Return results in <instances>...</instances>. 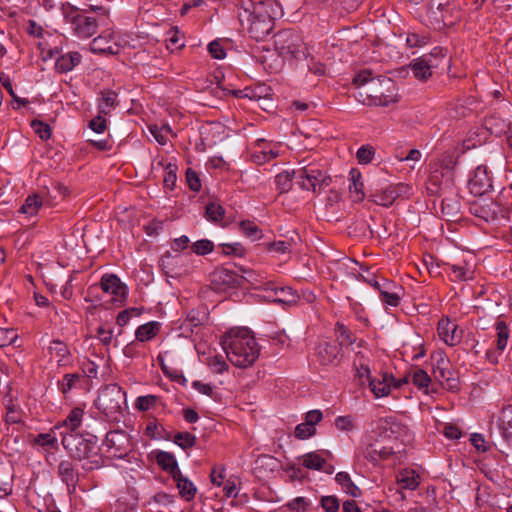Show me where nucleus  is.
Returning <instances> with one entry per match:
<instances>
[{"label": "nucleus", "mask_w": 512, "mask_h": 512, "mask_svg": "<svg viewBox=\"0 0 512 512\" xmlns=\"http://www.w3.org/2000/svg\"><path fill=\"white\" fill-rule=\"evenodd\" d=\"M238 18L251 38L262 41L273 31L275 20L282 15L277 0H240Z\"/></svg>", "instance_id": "nucleus-1"}, {"label": "nucleus", "mask_w": 512, "mask_h": 512, "mask_svg": "<svg viewBox=\"0 0 512 512\" xmlns=\"http://www.w3.org/2000/svg\"><path fill=\"white\" fill-rule=\"evenodd\" d=\"M220 343L230 362L240 368L252 365L259 357V345L248 328L230 329Z\"/></svg>", "instance_id": "nucleus-2"}, {"label": "nucleus", "mask_w": 512, "mask_h": 512, "mask_svg": "<svg viewBox=\"0 0 512 512\" xmlns=\"http://www.w3.org/2000/svg\"><path fill=\"white\" fill-rule=\"evenodd\" d=\"M353 84L361 88L360 96L365 95L362 100L365 105L388 106L397 101L396 86L391 78L382 76L373 77L369 70H362L353 79Z\"/></svg>", "instance_id": "nucleus-3"}, {"label": "nucleus", "mask_w": 512, "mask_h": 512, "mask_svg": "<svg viewBox=\"0 0 512 512\" xmlns=\"http://www.w3.org/2000/svg\"><path fill=\"white\" fill-rule=\"evenodd\" d=\"M62 445L73 458L79 461H86L83 464V469L85 470H94L100 468L103 464V459L99 455L97 441L94 436L84 438L79 434H63Z\"/></svg>", "instance_id": "nucleus-4"}, {"label": "nucleus", "mask_w": 512, "mask_h": 512, "mask_svg": "<svg viewBox=\"0 0 512 512\" xmlns=\"http://www.w3.org/2000/svg\"><path fill=\"white\" fill-rule=\"evenodd\" d=\"M96 407L111 421H119L126 405V392L121 386H104L96 399Z\"/></svg>", "instance_id": "nucleus-5"}, {"label": "nucleus", "mask_w": 512, "mask_h": 512, "mask_svg": "<svg viewBox=\"0 0 512 512\" xmlns=\"http://www.w3.org/2000/svg\"><path fill=\"white\" fill-rule=\"evenodd\" d=\"M469 211L477 218L495 225H506L510 219V209L499 200L479 198L469 204Z\"/></svg>", "instance_id": "nucleus-6"}, {"label": "nucleus", "mask_w": 512, "mask_h": 512, "mask_svg": "<svg viewBox=\"0 0 512 512\" xmlns=\"http://www.w3.org/2000/svg\"><path fill=\"white\" fill-rule=\"evenodd\" d=\"M62 13L66 24L75 36L80 39L92 37L98 28V23L94 17L87 16L86 13L77 7L67 3L62 7Z\"/></svg>", "instance_id": "nucleus-7"}, {"label": "nucleus", "mask_w": 512, "mask_h": 512, "mask_svg": "<svg viewBox=\"0 0 512 512\" xmlns=\"http://www.w3.org/2000/svg\"><path fill=\"white\" fill-rule=\"evenodd\" d=\"M274 47L279 56L286 60L306 56V47L300 33L293 29H284L275 35Z\"/></svg>", "instance_id": "nucleus-8"}, {"label": "nucleus", "mask_w": 512, "mask_h": 512, "mask_svg": "<svg viewBox=\"0 0 512 512\" xmlns=\"http://www.w3.org/2000/svg\"><path fill=\"white\" fill-rule=\"evenodd\" d=\"M377 430L380 437L392 445L399 444L400 449L403 450L413 440V434L409 428L392 416L380 418L377 422Z\"/></svg>", "instance_id": "nucleus-9"}, {"label": "nucleus", "mask_w": 512, "mask_h": 512, "mask_svg": "<svg viewBox=\"0 0 512 512\" xmlns=\"http://www.w3.org/2000/svg\"><path fill=\"white\" fill-rule=\"evenodd\" d=\"M293 174L302 189L311 190L314 193L321 192L332 182L331 176L316 164H308L297 171H293Z\"/></svg>", "instance_id": "nucleus-10"}, {"label": "nucleus", "mask_w": 512, "mask_h": 512, "mask_svg": "<svg viewBox=\"0 0 512 512\" xmlns=\"http://www.w3.org/2000/svg\"><path fill=\"white\" fill-rule=\"evenodd\" d=\"M103 447L110 457L122 459L131 451L132 442L125 431L114 430L106 434Z\"/></svg>", "instance_id": "nucleus-11"}, {"label": "nucleus", "mask_w": 512, "mask_h": 512, "mask_svg": "<svg viewBox=\"0 0 512 512\" xmlns=\"http://www.w3.org/2000/svg\"><path fill=\"white\" fill-rule=\"evenodd\" d=\"M314 357L322 366H336L342 361L344 354L341 345L336 341L325 339L315 346Z\"/></svg>", "instance_id": "nucleus-12"}, {"label": "nucleus", "mask_w": 512, "mask_h": 512, "mask_svg": "<svg viewBox=\"0 0 512 512\" xmlns=\"http://www.w3.org/2000/svg\"><path fill=\"white\" fill-rule=\"evenodd\" d=\"M401 452H403V449H400L399 444L392 445L380 437L365 447L364 457L375 464Z\"/></svg>", "instance_id": "nucleus-13"}, {"label": "nucleus", "mask_w": 512, "mask_h": 512, "mask_svg": "<svg viewBox=\"0 0 512 512\" xmlns=\"http://www.w3.org/2000/svg\"><path fill=\"white\" fill-rule=\"evenodd\" d=\"M468 187L470 193L477 197H482L492 191V177L486 166L479 165L474 170L469 179Z\"/></svg>", "instance_id": "nucleus-14"}, {"label": "nucleus", "mask_w": 512, "mask_h": 512, "mask_svg": "<svg viewBox=\"0 0 512 512\" xmlns=\"http://www.w3.org/2000/svg\"><path fill=\"white\" fill-rule=\"evenodd\" d=\"M100 287L105 293L113 296L115 301H123L128 293L127 286L115 274H104L100 280Z\"/></svg>", "instance_id": "nucleus-15"}, {"label": "nucleus", "mask_w": 512, "mask_h": 512, "mask_svg": "<svg viewBox=\"0 0 512 512\" xmlns=\"http://www.w3.org/2000/svg\"><path fill=\"white\" fill-rule=\"evenodd\" d=\"M437 331L440 339L449 346L458 344L463 337V331L459 329L458 325L449 318H442L439 320Z\"/></svg>", "instance_id": "nucleus-16"}, {"label": "nucleus", "mask_w": 512, "mask_h": 512, "mask_svg": "<svg viewBox=\"0 0 512 512\" xmlns=\"http://www.w3.org/2000/svg\"><path fill=\"white\" fill-rule=\"evenodd\" d=\"M436 60L437 58L434 57L433 54L425 55L413 60L409 64V69L412 71L415 78L425 81L432 76L433 68L438 66Z\"/></svg>", "instance_id": "nucleus-17"}, {"label": "nucleus", "mask_w": 512, "mask_h": 512, "mask_svg": "<svg viewBox=\"0 0 512 512\" xmlns=\"http://www.w3.org/2000/svg\"><path fill=\"white\" fill-rule=\"evenodd\" d=\"M211 283L217 290L239 286V276L227 268H217L211 274Z\"/></svg>", "instance_id": "nucleus-18"}, {"label": "nucleus", "mask_w": 512, "mask_h": 512, "mask_svg": "<svg viewBox=\"0 0 512 512\" xmlns=\"http://www.w3.org/2000/svg\"><path fill=\"white\" fill-rule=\"evenodd\" d=\"M353 366L355 369V377L360 384H375L376 379L372 377L370 370V358L363 352H356Z\"/></svg>", "instance_id": "nucleus-19"}, {"label": "nucleus", "mask_w": 512, "mask_h": 512, "mask_svg": "<svg viewBox=\"0 0 512 512\" xmlns=\"http://www.w3.org/2000/svg\"><path fill=\"white\" fill-rule=\"evenodd\" d=\"M57 475L67 486L69 492H73L79 482V473L70 460H62L57 467Z\"/></svg>", "instance_id": "nucleus-20"}, {"label": "nucleus", "mask_w": 512, "mask_h": 512, "mask_svg": "<svg viewBox=\"0 0 512 512\" xmlns=\"http://www.w3.org/2000/svg\"><path fill=\"white\" fill-rule=\"evenodd\" d=\"M119 45L114 40L112 33L101 34L94 38L90 44V50L95 54H117Z\"/></svg>", "instance_id": "nucleus-21"}, {"label": "nucleus", "mask_w": 512, "mask_h": 512, "mask_svg": "<svg viewBox=\"0 0 512 512\" xmlns=\"http://www.w3.org/2000/svg\"><path fill=\"white\" fill-rule=\"evenodd\" d=\"M266 290L273 292L274 295L268 297L274 303L293 305L297 303L299 299V295L291 287H277L274 286V284L268 283Z\"/></svg>", "instance_id": "nucleus-22"}, {"label": "nucleus", "mask_w": 512, "mask_h": 512, "mask_svg": "<svg viewBox=\"0 0 512 512\" xmlns=\"http://www.w3.org/2000/svg\"><path fill=\"white\" fill-rule=\"evenodd\" d=\"M432 359L435 361L433 374L440 384L454 380L453 372L450 370L449 360L446 359L442 353H436L432 356Z\"/></svg>", "instance_id": "nucleus-23"}, {"label": "nucleus", "mask_w": 512, "mask_h": 512, "mask_svg": "<svg viewBox=\"0 0 512 512\" xmlns=\"http://www.w3.org/2000/svg\"><path fill=\"white\" fill-rule=\"evenodd\" d=\"M82 61V55L77 51H69L56 59L55 69L59 73L72 71Z\"/></svg>", "instance_id": "nucleus-24"}, {"label": "nucleus", "mask_w": 512, "mask_h": 512, "mask_svg": "<svg viewBox=\"0 0 512 512\" xmlns=\"http://www.w3.org/2000/svg\"><path fill=\"white\" fill-rule=\"evenodd\" d=\"M379 296L386 306L397 307L400 304L403 289L392 281V286H384Z\"/></svg>", "instance_id": "nucleus-25"}, {"label": "nucleus", "mask_w": 512, "mask_h": 512, "mask_svg": "<svg viewBox=\"0 0 512 512\" xmlns=\"http://www.w3.org/2000/svg\"><path fill=\"white\" fill-rule=\"evenodd\" d=\"M498 427L506 442L512 445V405H508L501 410Z\"/></svg>", "instance_id": "nucleus-26"}, {"label": "nucleus", "mask_w": 512, "mask_h": 512, "mask_svg": "<svg viewBox=\"0 0 512 512\" xmlns=\"http://www.w3.org/2000/svg\"><path fill=\"white\" fill-rule=\"evenodd\" d=\"M361 173L357 169H351L349 173V193L350 197L354 202H361L364 197L365 193L363 191L364 185L361 181Z\"/></svg>", "instance_id": "nucleus-27"}, {"label": "nucleus", "mask_w": 512, "mask_h": 512, "mask_svg": "<svg viewBox=\"0 0 512 512\" xmlns=\"http://www.w3.org/2000/svg\"><path fill=\"white\" fill-rule=\"evenodd\" d=\"M84 415V410L81 408L72 409L65 420L63 421L61 427L66 429L65 434H74V432L81 426L82 419ZM60 428V426H56L55 429ZM64 433H61L63 435Z\"/></svg>", "instance_id": "nucleus-28"}, {"label": "nucleus", "mask_w": 512, "mask_h": 512, "mask_svg": "<svg viewBox=\"0 0 512 512\" xmlns=\"http://www.w3.org/2000/svg\"><path fill=\"white\" fill-rule=\"evenodd\" d=\"M156 462L163 470L171 474L172 477H177L179 472H181L175 457L169 452L160 451L156 455Z\"/></svg>", "instance_id": "nucleus-29"}, {"label": "nucleus", "mask_w": 512, "mask_h": 512, "mask_svg": "<svg viewBox=\"0 0 512 512\" xmlns=\"http://www.w3.org/2000/svg\"><path fill=\"white\" fill-rule=\"evenodd\" d=\"M397 484L402 489L415 490L419 486V475L411 469L401 470L396 477Z\"/></svg>", "instance_id": "nucleus-30"}, {"label": "nucleus", "mask_w": 512, "mask_h": 512, "mask_svg": "<svg viewBox=\"0 0 512 512\" xmlns=\"http://www.w3.org/2000/svg\"><path fill=\"white\" fill-rule=\"evenodd\" d=\"M484 124L486 129L496 136L506 134L510 131V123L497 115H491L486 118Z\"/></svg>", "instance_id": "nucleus-31"}, {"label": "nucleus", "mask_w": 512, "mask_h": 512, "mask_svg": "<svg viewBox=\"0 0 512 512\" xmlns=\"http://www.w3.org/2000/svg\"><path fill=\"white\" fill-rule=\"evenodd\" d=\"M334 333L337 339L336 342L338 345H341V348L352 345L357 341L355 333L341 322L335 324Z\"/></svg>", "instance_id": "nucleus-32"}, {"label": "nucleus", "mask_w": 512, "mask_h": 512, "mask_svg": "<svg viewBox=\"0 0 512 512\" xmlns=\"http://www.w3.org/2000/svg\"><path fill=\"white\" fill-rule=\"evenodd\" d=\"M157 360L161 365L163 374L169 381L176 382L178 384H184L187 381L183 375V372L179 368L165 362L163 355L160 354L157 357Z\"/></svg>", "instance_id": "nucleus-33"}, {"label": "nucleus", "mask_w": 512, "mask_h": 512, "mask_svg": "<svg viewBox=\"0 0 512 512\" xmlns=\"http://www.w3.org/2000/svg\"><path fill=\"white\" fill-rule=\"evenodd\" d=\"M161 324L157 321H151L140 325L135 331V337L140 342H146L153 339L159 332Z\"/></svg>", "instance_id": "nucleus-34"}, {"label": "nucleus", "mask_w": 512, "mask_h": 512, "mask_svg": "<svg viewBox=\"0 0 512 512\" xmlns=\"http://www.w3.org/2000/svg\"><path fill=\"white\" fill-rule=\"evenodd\" d=\"M173 479L177 483V488L182 498H184L186 501H190L195 497V485L186 477H184L181 472H179L177 477H173Z\"/></svg>", "instance_id": "nucleus-35"}, {"label": "nucleus", "mask_w": 512, "mask_h": 512, "mask_svg": "<svg viewBox=\"0 0 512 512\" xmlns=\"http://www.w3.org/2000/svg\"><path fill=\"white\" fill-rule=\"evenodd\" d=\"M303 466L311 470H324L327 473H332V467L325 469L326 461L316 452H310L303 456Z\"/></svg>", "instance_id": "nucleus-36"}, {"label": "nucleus", "mask_w": 512, "mask_h": 512, "mask_svg": "<svg viewBox=\"0 0 512 512\" xmlns=\"http://www.w3.org/2000/svg\"><path fill=\"white\" fill-rule=\"evenodd\" d=\"M410 380L412 381V384H429L431 381L429 375L425 370L415 367L412 368L396 384H408Z\"/></svg>", "instance_id": "nucleus-37"}, {"label": "nucleus", "mask_w": 512, "mask_h": 512, "mask_svg": "<svg viewBox=\"0 0 512 512\" xmlns=\"http://www.w3.org/2000/svg\"><path fill=\"white\" fill-rule=\"evenodd\" d=\"M117 94L112 90H104L101 92V97L98 101V112L100 114L109 115L112 108L116 105Z\"/></svg>", "instance_id": "nucleus-38"}, {"label": "nucleus", "mask_w": 512, "mask_h": 512, "mask_svg": "<svg viewBox=\"0 0 512 512\" xmlns=\"http://www.w3.org/2000/svg\"><path fill=\"white\" fill-rule=\"evenodd\" d=\"M182 260L180 255H172L170 252H166L160 259V267L167 276H176L180 273L176 271L175 266Z\"/></svg>", "instance_id": "nucleus-39"}, {"label": "nucleus", "mask_w": 512, "mask_h": 512, "mask_svg": "<svg viewBox=\"0 0 512 512\" xmlns=\"http://www.w3.org/2000/svg\"><path fill=\"white\" fill-rule=\"evenodd\" d=\"M460 210L459 200L455 197H445L441 200V212L448 221L454 220Z\"/></svg>", "instance_id": "nucleus-40"}, {"label": "nucleus", "mask_w": 512, "mask_h": 512, "mask_svg": "<svg viewBox=\"0 0 512 512\" xmlns=\"http://www.w3.org/2000/svg\"><path fill=\"white\" fill-rule=\"evenodd\" d=\"M371 198L374 203L384 207L391 206L396 200L390 185L382 188L379 191H375L373 194H371Z\"/></svg>", "instance_id": "nucleus-41"}, {"label": "nucleus", "mask_w": 512, "mask_h": 512, "mask_svg": "<svg viewBox=\"0 0 512 512\" xmlns=\"http://www.w3.org/2000/svg\"><path fill=\"white\" fill-rule=\"evenodd\" d=\"M5 407L7 410L6 422L8 424H18L22 421L20 407L13 402L12 396L10 394L5 396Z\"/></svg>", "instance_id": "nucleus-42"}, {"label": "nucleus", "mask_w": 512, "mask_h": 512, "mask_svg": "<svg viewBox=\"0 0 512 512\" xmlns=\"http://www.w3.org/2000/svg\"><path fill=\"white\" fill-rule=\"evenodd\" d=\"M0 82L4 86V88L7 90L9 95L12 97V99H13V104H12L13 109L17 110L21 106H25V105H27L29 103V101L26 98H20V97H18L16 95V93H15V91L13 89L11 80H10V78L7 75L1 74L0 75Z\"/></svg>", "instance_id": "nucleus-43"}, {"label": "nucleus", "mask_w": 512, "mask_h": 512, "mask_svg": "<svg viewBox=\"0 0 512 512\" xmlns=\"http://www.w3.org/2000/svg\"><path fill=\"white\" fill-rule=\"evenodd\" d=\"M42 206V199L39 195L33 194L26 198L24 204L20 208V212L29 216L37 214L38 210Z\"/></svg>", "instance_id": "nucleus-44"}, {"label": "nucleus", "mask_w": 512, "mask_h": 512, "mask_svg": "<svg viewBox=\"0 0 512 512\" xmlns=\"http://www.w3.org/2000/svg\"><path fill=\"white\" fill-rule=\"evenodd\" d=\"M225 215L224 208L216 203V202H210L206 205L205 209V217L207 220L213 222V223H220Z\"/></svg>", "instance_id": "nucleus-45"}, {"label": "nucleus", "mask_w": 512, "mask_h": 512, "mask_svg": "<svg viewBox=\"0 0 512 512\" xmlns=\"http://www.w3.org/2000/svg\"><path fill=\"white\" fill-rule=\"evenodd\" d=\"M49 351L58 358L57 361L59 363H66L70 354L67 345L59 340L51 342Z\"/></svg>", "instance_id": "nucleus-46"}, {"label": "nucleus", "mask_w": 512, "mask_h": 512, "mask_svg": "<svg viewBox=\"0 0 512 512\" xmlns=\"http://www.w3.org/2000/svg\"><path fill=\"white\" fill-rule=\"evenodd\" d=\"M240 231L253 241L259 240L262 238V233L259 227L250 220H244L239 223Z\"/></svg>", "instance_id": "nucleus-47"}, {"label": "nucleus", "mask_w": 512, "mask_h": 512, "mask_svg": "<svg viewBox=\"0 0 512 512\" xmlns=\"http://www.w3.org/2000/svg\"><path fill=\"white\" fill-rule=\"evenodd\" d=\"M496 331H497V349L499 351H503L507 346V341L509 338V329L504 321H498L496 323Z\"/></svg>", "instance_id": "nucleus-48"}, {"label": "nucleus", "mask_w": 512, "mask_h": 512, "mask_svg": "<svg viewBox=\"0 0 512 512\" xmlns=\"http://www.w3.org/2000/svg\"><path fill=\"white\" fill-rule=\"evenodd\" d=\"M293 173L283 171L276 175L275 184L280 193H286L292 188Z\"/></svg>", "instance_id": "nucleus-49"}, {"label": "nucleus", "mask_w": 512, "mask_h": 512, "mask_svg": "<svg viewBox=\"0 0 512 512\" xmlns=\"http://www.w3.org/2000/svg\"><path fill=\"white\" fill-rule=\"evenodd\" d=\"M336 482L342 486L343 490L346 493L351 494L352 496H356L355 491L357 490V487L354 485V483L351 480L350 475L347 472H339L335 476Z\"/></svg>", "instance_id": "nucleus-50"}, {"label": "nucleus", "mask_w": 512, "mask_h": 512, "mask_svg": "<svg viewBox=\"0 0 512 512\" xmlns=\"http://www.w3.org/2000/svg\"><path fill=\"white\" fill-rule=\"evenodd\" d=\"M213 249L214 244L212 241L208 239L198 240L191 245L192 252L201 256L211 253Z\"/></svg>", "instance_id": "nucleus-51"}, {"label": "nucleus", "mask_w": 512, "mask_h": 512, "mask_svg": "<svg viewBox=\"0 0 512 512\" xmlns=\"http://www.w3.org/2000/svg\"><path fill=\"white\" fill-rule=\"evenodd\" d=\"M451 278L453 281H466L471 278L472 272L463 265L453 264L450 266Z\"/></svg>", "instance_id": "nucleus-52"}, {"label": "nucleus", "mask_w": 512, "mask_h": 512, "mask_svg": "<svg viewBox=\"0 0 512 512\" xmlns=\"http://www.w3.org/2000/svg\"><path fill=\"white\" fill-rule=\"evenodd\" d=\"M196 437L189 432H179L174 436V443L183 449H188L194 446Z\"/></svg>", "instance_id": "nucleus-53"}, {"label": "nucleus", "mask_w": 512, "mask_h": 512, "mask_svg": "<svg viewBox=\"0 0 512 512\" xmlns=\"http://www.w3.org/2000/svg\"><path fill=\"white\" fill-rule=\"evenodd\" d=\"M334 424L338 430L343 432H351L356 428V423L352 416H338Z\"/></svg>", "instance_id": "nucleus-54"}, {"label": "nucleus", "mask_w": 512, "mask_h": 512, "mask_svg": "<svg viewBox=\"0 0 512 512\" xmlns=\"http://www.w3.org/2000/svg\"><path fill=\"white\" fill-rule=\"evenodd\" d=\"M316 434V428L309 425L305 421L303 423L298 424L295 427L294 435L296 438L305 440Z\"/></svg>", "instance_id": "nucleus-55"}, {"label": "nucleus", "mask_w": 512, "mask_h": 512, "mask_svg": "<svg viewBox=\"0 0 512 512\" xmlns=\"http://www.w3.org/2000/svg\"><path fill=\"white\" fill-rule=\"evenodd\" d=\"M208 366L212 373L222 374L228 370V365L222 356H212L208 359Z\"/></svg>", "instance_id": "nucleus-56"}, {"label": "nucleus", "mask_w": 512, "mask_h": 512, "mask_svg": "<svg viewBox=\"0 0 512 512\" xmlns=\"http://www.w3.org/2000/svg\"><path fill=\"white\" fill-rule=\"evenodd\" d=\"M158 401V397L155 395L139 396L136 399L135 407L140 411H147L155 406Z\"/></svg>", "instance_id": "nucleus-57"}, {"label": "nucleus", "mask_w": 512, "mask_h": 512, "mask_svg": "<svg viewBox=\"0 0 512 512\" xmlns=\"http://www.w3.org/2000/svg\"><path fill=\"white\" fill-rule=\"evenodd\" d=\"M375 155V150L372 146L362 145L356 154L357 160L360 164L370 163Z\"/></svg>", "instance_id": "nucleus-58"}, {"label": "nucleus", "mask_w": 512, "mask_h": 512, "mask_svg": "<svg viewBox=\"0 0 512 512\" xmlns=\"http://www.w3.org/2000/svg\"><path fill=\"white\" fill-rule=\"evenodd\" d=\"M429 42V37L424 34L408 33L406 44L410 48L423 47Z\"/></svg>", "instance_id": "nucleus-59"}, {"label": "nucleus", "mask_w": 512, "mask_h": 512, "mask_svg": "<svg viewBox=\"0 0 512 512\" xmlns=\"http://www.w3.org/2000/svg\"><path fill=\"white\" fill-rule=\"evenodd\" d=\"M222 485L224 496L226 498H236L238 496L240 487L236 479L229 478Z\"/></svg>", "instance_id": "nucleus-60"}, {"label": "nucleus", "mask_w": 512, "mask_h": 512, "mask_svg": "<svg viewBox=\"0 0 512 512\" xmlns=\"http://www.w3.org/2000/svg\"><path fill=\"white\" fill-rule=\"evenodd\" d=\"M311 502L305 497H296L287 503V507L291 511L306 512Z\"/></svg>", "instance_id": "nucleus-61"}, {"label": "nucleus", "mask_w": 512, "mask_h": 512, "mask_svg": "<svg viewBox=\"0 0 512 512\" xmlns=\"http://www.w3.org/2000/svg\"><path fill=\"white\" fill-rule=\"evenodd\" d=\"M31 126L42 140H47L51 137V128L48 124L40 120H33Z\"/></svg>", "instance_id": "nucleus-62"}, {"label": "nucleus", "mask_w": 512, "mask_h": 512, "mask_svg": "<svg viewBox=\"0 0 512 512\" xmlns=\"http://www.w3.org/2000/svg\"><path fill=\"white\" fill-rule=\"evenodd\" d=\"M320 504L325 512H337L340 507L336 496H323L321 497Z\"/></svg>", "instance_id": "nucleus-63"}, {"label": "nucleus", "mask_w": 512, "mask_h": 512, "mask_svg": "<svg viewBox=\"0 0 512 512\" xmlns=\"http://www.w3.org/2000/svg\"><path fill=\"white\" fill-rule=\"evenodd\" d=\"M106 116L98 112V115L90 120L89 128L98 134L103 133L107 128Z\"/></svg>", "instance_id": "nucleus-64"}]
</instances>
